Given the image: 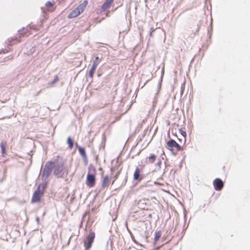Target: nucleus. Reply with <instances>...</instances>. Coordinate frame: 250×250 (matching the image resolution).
<instances>
[{
	"label": "nucleus",
	"mask_w": 250,
	"mask_h": 250,
	"mask_svg": "<svg viewBox=\"0 0 250 250\" xmlns=\"http://www.w3.org/2000/svg\"><path fill=\"white\" fill-rule=\"evenodd\" d=\"M42 186L43 188L42 190H41L40 189L42 185H39L37 190L35 191L31 199L32 203H36L40 201L41 198L43 194L44 190L45 188V185H42Z\"/></svg>",
	"instance_id": "7ed1b4c3"
},
{
	"label": "nucleus",
	"mask_w": 250,
	"mask_h": 250,
	"mask_svg": "<svg viewBox=\"0 0 250 250\" xmlns=\"http://www.w3.org/2000/svg\"><path fill=\"white\" fill-rule=\"evenodd\" d=\"M67 143L68 145V147L70 149H71L73 147L74 144L73 141L71 138V137H69L67 138Z\"/></svg>",
	"instance_id": "a211bd4d"
},
{
	"label": "nucleus",
	"mask_w": 250,
	"mask_h": 250,
	"mask_svg": "<svg viewBox=\"0 0 250 250\" xmlns=\"http://www.w3.org/2000/svg\"><path fill=\"white\" fill-rule=\"evenodd\" d=\"M156 160V156L154 154H151L145 159V164L148 165L153 163Z\"/></svg>",
	"instance_id": "9b49d317"
},
{
	"label": "nucleus",
	"mask_w": 250,
	"mask_h": 250,
	"mask_svg": "<svg viewBox=\"0 0 250 250\" xmlns=\"http://www.w3.org/2000/svg\"><path fill=\"white\" fill-rule=\"evenodd\" d=\"M115 180H116V179H114V180L113 181V182H112V184H114V182H115Z\"/></svg>",
	"instance_id": "5701e85b"
},
{
	"label": "nucleus",
	"mask_w": 250,
	"mask_h": 250,
	"mask_svg": "<svg viewBox=\"0 0 250 250\" xmlns=\"http://www.w3.org/2000/svg\"><path fill=\"white\" fill-rule=\"evenodd\" d=\"M145 165H144L142 166V167L143 168L145 167Z\"/></svg>",
	"instance_id": "b1692460"
},
{
	"label": "nucleus",
	"mask_w": 250,
	"mask_h": 250,
	"mask_svg": "<svg viewBox=\"0 0 250 250\" xmlns=\"http://www.w3.org/2000/svg\"><path fill=\"white\" fill-rule=\"evenodd\" d=\"M110 180V177L108 175L104 176L102 182V188H105L107 187L109 185Z\"/></svg>",
	"instance_id": "f8f14e48"
},
{
	"label": "nucleus",
	"mask_w": 250,
	"mask_h": 250,
	"mask_svg": "<svg viewBox=\"0 0 250 250\" xmlns=\"http://www.w3.org/2000/svg\"><path fill=\"white\" fill-rule=\"evenodd\" d=\"M58 81H59V77L58 76H56L55 77L54 80L53 81L52 83H56V82H58Z\"/></svg>",
	"instance_id": "aec40b11"
},
{
	"label": "nucleus",
	"mask_w": 250,
	"mask_h": 250,
	"mask_svg": "<svg viewBox=\"0 0 250 250\" xmlns=\"http://www.w3.org/2000/svg\"><path fill=\"white\" fill-rule=\"evenodd\" d=\"M151 32L150 33V35L151 36L152 33L154 31V29L153 28H151Z\"/></svg>",
	"instance_id": "412c9836"
},
{
	"label": "nucleus",
	"mask_w": 250,
	"mask_h": 250,
	"mask_svg": "<svg viewBox=\"0 0 250 250\" xmlns=\"http://www.w3.org/2000/svg\"><path fill=\"white\" fill-rule=\"evenodd\" d=\"M76 146L78 147L79 152H80L83 158H85L86 155L84 149L80 146H78V144H76Z\"/></svg>",
	"instance_id": "dca6fc26"
},
{
	"label": "nucleus",
	"mask_w": 250,
	"mask_h": 250,
	"mask_svg": "<svg viewBox=\"0 0 250 250\" xmlns=\"http://www.w3.org/2000/svg\"><path fill=\"white\" fill-rule=\"evenodd\" d=\"M6 142H1L0 144V147L1 149V155L3 157H4L6 154Z\"/></svg>",
	"instance_id": "2eb2a0df"
},
{
	"label": "nucleus",
	"mask_w": 250,
	"mask_h": 250,
	"mask_svg": "<svg viewBox=\"0 0 250 250\" xmlns=\"http://www.w3.org/2000/svg\"><path fill=\"white\" fill-rule=\"evenodd\" d=\"M161 234H162V233L160 230L155 231V237H154V242L155 243H156L158 241L159 238L161 237Z\"/></svg>",
	"instance_id": "f3484780"
},
{
	"label": "nucleus",
	"mask_w": 250,
	"mask_h": 250,
	"mask_svg": "<svg viewBox=\"0 0 250 250\" xmlns=\"http://www.w3.org/2000/svg\"><path fill=\"white\" fill-rule=\"evenodd\" d=\"M122 5V3H121L120 5H119L118 6H121Z\"/></svg>",
	"instance_id": "393cba45"
},
{
	"label": "nucleus",
	"mask_w": 250,
	"mask_h": 250,
	"mask_svg": "<svg viewBox=\"0 0 250 250\" xmlns=\"http://www.w3.org/2000/svg\"><path fill=\"white\" fill-rule=\"evenodd\" d=\"M99 60V58L98 57H96L95 58V60L92 64V67L90 68V69L89 70L88 75H89V77H90L91 79L93 78L96 68L97 65H98Z\"/></svg>",
	"instance_id": "1a4fd4ad"
},
{
	"label": "nucleus",
	"mask_w": 250,
	"mask_h": 250,
	"mask_svg": "<svg viewBox=\"0 0 250 250\" xmlns=\"http://www.w3.org/2000/svg\"><path fill=\"white\" fill-rule=\"evenodd\" d=\"M114 0H106L101 6L102 11H105L110 7Z\"/></svg>",
	"instance_id": "9d476101"
},
{
	"label": "nucleus",
	"mask_w": 250,
	"mask_h": 250,
	"mask_svg": "<svg viewBox=\"0 0 250 250\" xmlns=\"http://www.w3.org/2000/svg\"><path fill=\"white\" fill-rule=\"evenodd\" d=\"M45 6L47 7L48 10L50 12H53L56 8L55 3L52 2L50 1L46 2Z\"/></svg>",
	"instance_id": "4468645a"
},
{
	"label": "nucleus",
	"mask_w": 250,
	"mask_h": 250,
	"mask_svg": "<svg viewBox=\"0 0 250 250\" xmlns=\"http://www.w3.org/2000/svg\"><path fill=\"white\" fill-rule=\"evenodd\" d=\"M54 163L49 161L46 163L42 171V175L43 177L47 178L51 174L53 167Z\"/></svg>",
	"instance_id": "39448f33"
},
{
	"label": "nucleus",
	"mask_w": 250,
	"mask_h": 250,
	"mask_svg": "<svg viewBox=\"0 0 250 250\" xmlns=\"http://www.w3.org/2000/svg\"><path fill=\"white\" fill-rule=\"evenodd\" d=\"M109 11H108V12L106 13V16L107 17V16H108V14H109Z\"/></svg>",
	"instance_id": "4be33fe9"
},
{
	"label": "nucleus",
	"mask_w": 250,
	"mask_h": 250,
	"mask_svg": "<svg viewBox=\"0 0 250 250\" xmlns=\"http://www.w3.org/2000/svg\"><path fill=\"white\" fill-rule=\"evenodd\" d=\"M87 1L84 0L82 3L79 5L75 9L69 13L68 16V18L69 19H72L78 17L83 12L87 5Z\"/></svg>",
	"instance_id": "f03ea898"
},
{
	"label": "nucleus",
	"mask_w": 250,
	"mask_h": 250,
	"mask_svg": "<svg viewBox=\"0 0 250 250\" xmlns=\"http://www.w3.org/2000/svg\"><path fill=\"white\" fill-rule=\"evenodd\" d=\"M179 132L180 133V134L185 138V139L186 138V137L187 136V133L186 132V131L182 130V129H180L179 130Z\"/></svg>",
	"instance_id": "6ab92c4d"
},
{
	"label": "nucleus",
	"mask_w": 250,
	"mask_h": 250,
	"mask_svg": "<svg viewBox=\"0 0 250 250\" xmlns=\"http://www.w3.org/2000/svg\"><path fill=\"white\" fill-rule=\"evenodd\" d=\"M134 179L136 181H140L142 179V177L140 175V170L138 167L135 168L134 174Z\"/></svg>",
	"instance_id": "ddd939ff"
},
{
	"label": "nucleus",
	"mask_w": 250,
	"mask_h": 250,
	"mask_svg": "<svg viewBox=\"0 0 250 250\" xmlns=\"http://www.w3.org/2000/svg\"><path fill=\"white\" fill-rule=\"evenodd\" d=\"M95 174L88 173L86 177V185L89 188H92L95 186Z\"/></svg>",
	"instance_id": "423d86ee"
},
{
	"label": "nucleus",
	"mask_w": 250,
	"mask_h": 250,
	"mask_svg": "<svg viewBox=\"0 0 250 250\" xmlns=\"http://www.w3.org/2000/svg\"><path fill=\"white\" fill-rule=\"evenodd\" d=\"M64 170V164L63 163L57 165L54 169V173L58 177H62Z\"/></svg>",
	"instance_id": "0eeeda50"
},
{
	"label": "nucleus",
	"mask_w": 250,
	"mask_h": 250,
	"mask_svg": "<svg viewBox=\"0 0 250 250\" xmlns=\"http://www.w3.org/2000/svg\"><path fill=\"white\" fill-rule=\"evenodd\" d=\"M95 237V233L93 231L90 232L89 234L86 237L85 240L83 242L85 250H89L94 242Z\"/></svg>",
	"instance_id": "20e7f679"
},
{
	"label": "nucleus",
	"mask_w": 250,
	"mask_h": 250,
	"mask_svg": "<svg viewBox=\"0 0 250 250\" xmlns=\"http://www.w3.org/2000/svg\"><path fill=\"white\" fill-rule=\"evenodd\" d=\"M166 147L174 155H176L179 151L183 149L182 147L173 139L168 140L167 142Z\"/></svg>",
	"instance_id": "f257e3e1"
},
{
	"label": "nucleus",
	"mask_w": 250,
	"mask_h": 250,
	"mask_svg": "<svg viewBox=\"0 0 250 250\" xmlns=\"http://www.w3.org/2000/svg\"><path fill=\"white\" fill-rule=\"evenodd\" d=\"M214 188L216 190H221L224 186L223 181L219 178H216L213 182Z\"/></svg>",
	"instance_id": "6e6552de"
}]
</instances>
